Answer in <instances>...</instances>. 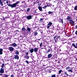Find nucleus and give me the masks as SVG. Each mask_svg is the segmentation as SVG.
Here are the masks:
<instances>
[{
    "label": "nucleus",
    "mask_w": 77,
    "mask_h": 77,
    "mask_svg": "<svg viewBox=\"0 0 77 77\" xmlns=\"http://www.w3.org/2000/svg\"><path fill=\"white\" fill-rule=\"evenodd\" d=\"M6 3L7 4H8L7 5H8V6H10L11 8H16V7H17V6L19 3L20 2L18 1L16 3H15L12 4H8V1L6 2Z\"/></svg>",
    "instance_id": "obj_1"
},
{
    "label": "nucleus",
    "mask_w": 77,
    "mask_h": 77,
    "mask_svg": "<svg viewBox=\"0 0 77 77\" xmlns=\"http://www.w3.org/2000/svg\"><path fill=\"white\" fill-rule=\"evenodd\" d=\"M69 23L70 24H72V25L74 24V21L72 20H69Z\"/></svg>",
    "instance_id": "obj_2"
},
{
    "label": "nucleus",
    "mask_w": 77,
    "mask_h": 77,
    "mask_svg": "<svg viewBox=\"0 0 77 77\" xmlns=\"http://www.w3.org/2000/svg\"><path fill=\"white\" fill-rule=\"evenodd\" d=\"M26 18L29 20H31V19H32V16L31 15L28 16H27Z\"/></svg>",
    "instance_id": "obj_3"
},
{
    "label": "nucleus",
    "mask_w": 77,
    "mask_h": 77,
    "mask_svg": "<svg viewBox=\"0 0 77 77\" xmlns=\"http://www.w3.org/2000/svg\"><path fill=\"white\" fill-rule=\"evenodd\" d=\"M9 50L11 51H13L14 50V48L12 47H9Z\"/></svg>",
    "instance_id": "obj_4"
},
{
    "label": "nucleus",
    "mask_w": 77,
    "mask_h": 77,
    "mask_svg": "<svg viewBox=\"0 0 77 77\" xmlns=\"http://www.w3.org/2000/svg\"><path fill=\"white\" fill-rule=\"evenodd\" d=\"M14 58L15 59H19V56L18 55H14Z\"/></svg>",
    "instance_id": "obj_5"
},
{
    "label": "nucleus",
    "mask_w": 77,
    "mask_h": 77,
    "mask_svg": "<svg viewBox=\"0 0 77 77\" xmlns=\"http://www.w3.org/2000/svg\"><path fill=\"white\" fill-rule=\"evenodd\" d=\"M16 11H17V13H18L21 11V9L20 8H17L16 9Z\"/></svg>",
    "instance_id": "obj_6"
},
{
    "label": "nucleus",
    "mask_w": 77,
    "mask_h": 77,
    "mask_svg": "<svg viewBox=\"0 0 77 77\" xmlns=\"http://www.w3.org/2000/svg\"><path fill=\"white\" fill-rule=\"evenodd\" d=\"M34 52H35V53L37 52V51H38V48H35L34 49Z\"/></svg>",
    "instance_id": "obj_7"
},
{
    "label": "nucleus",
    "mask_w": 77,
    "mask_h": 77,
    "mask_svg": "<svg viewBox=\"0 0 77 77\" xmlns=\"http://www.w3.org/2000/svg\"><path fill=\"white\" fill-rule=\"evenodd\" d=\"M48 58L49 59L52 57V54H49L48 55Z\"/></svg>",
    "instance_id": "obj_8"
},
{
    "label": "nucleus",
    "mask_w": 77,
    "mask_h": 77,
    "mask_svg": "<svg viewBox=\"0 0 77 77\" xmlns=\"http://www.w3.org/2000/svg\"><path fill=\"white\" fill-rule=\"evenodd\" d=\"M29 51L31 52V53H32L34 51V49L33 48H32L31 49H30Z\"/></svg>",
    "instance_id": "obj_9"
},
{
    "label": "nucleus",
    "mask_w": 77,
    "mask_h": 77,
    "mask_svg": "<svg viewBox=\"0 0 77 77\" xmlns=\"http://www.w3.org/2000/svg\"><path fill=\"white\" fill-rule=\"evenodd\" d=\"M12 46H13V47H15L17 46V44H16L15 43L12 44Z\"/></svg>",
    "instance_id": "obj_10"
},
{
    "label": "nucleus",
    "mask_w": 77,
    "mask_h": 77,
    "mask_svg": "<svg viewBox=\"0 0 77 77\" xmlns=\"http://www.w3.org/2000/svg\"><path fill=\"white\" fill-rule=\"evenodd\" d=\"M2 68L1 69V70L0 71L1 73H3L4 72V69Z\"/></svg>",
    "instance_id": "obj_11"
},
{
    "label": "nucleus",
    "mask_w": 77,
    "mask_h": 77,
    "mask_svg": "<svg viewBox=\"0 0 77 77\" xmlns=\"http://www.w3.org/2000/svg\"><path fill=\"white\" fill-rule=\"evenodd\" d=\"M38 9L40 11H42V7L40 6L38 7Z\"/></svg>",
    "instance_id": "obj_12"
},
{
    "label": "nucleus",
    "mask_w": 77,
    "mask_h": 77,
    "mask_svg": "<svg viewBox=\"0 0 77 77\" xmlns=\"http://www.w3.org/2000/svg\"><path fill=\"white\" fill-rule=\"evenodd\" d=\"M3 49L2 48L0 49V54H3Z\"/></svg>",
    "instance_id": "obj_13"
},
{
    "label": "nucleus",
    "mask_w": 77,
    "mask_h": 77,
    "mask_svg": "<svg viewBox=\"0 0 77 77\" xmlns=\"http://www.w3.org/2000/svg\"><path fill=\"white\" fill-rule=\"evenodd\" d=\"M26 28L27 29V30H28V32H30V31H31V29H30V28L28 27H27Z\"/></svg>",
    "instance_id": "obj_14"
},
{
    "label": "nucleus",
    "mask_w": 77,
    "mask_h": 77,
    "mask_svg": "<svg viewBox=\"0 0 77 77\" xmlns=\"http://www.w3.org/2000/svg\"><path fill=\"white\" fill-rule=\"evenodd\" d=\"M24 57L26 59H28L29 58V56L27 55H25Z\"/></svg>",
    "instance_id": "obj_15"
},
{
    "label": "nucleus",
    "mask_w": 77,
    "mask_h": 77,
    "mask_svg": "<svg viewBox=\"0 0 77 77\" xmlns=\"http://www.w3.org/2000/svg\"><path fill=\"white\" fill-rule=\"evenodd\" d=\"M3 1H2V0L0 1V4H1V5H2V6L3 5Z\"/></svg>",
    "instance_id": "obj_16"
},
{
    "label": "nucleus",
    "mask_w": 77,
    "mask_h": 77,
    "mask_svg": "<svg viewBox=\"0 0 77 77\" xmlns=\"http://www.w3.org/2000/svg\"><path fill=\"white\" fill-rule=\"evenodd\" d=\"M53 24V23L51 22H49V23L48 24V25L50 26H51Z\"/></svg>",
    "instance_id": "obj_17"
},
{
    "label": "nucleus",
    "mask_w": 77,
    "mask_h": 77,
    "mask_svg": "<svg viewBox=\"0 0 77 77\" xmlns=\"http://www.w3.org/2000/svg\"><path fill=\"white\" fill-rule=\"evenodd\" d=\"M15 54H16V55H18L19 54V52H18V51L17 50H16V51H15Z\"/></svg>",
    "instance_id": "obj_18"
},
{
    "label": "nucleus",
    "mask_w": 77,
    "mask_h": 77,
    "mask_svg": "<svg viewBox=\"0 0 77 77\" xmlns=\"http://www.w3.org/2000/svg\"><path fill=\"white\" fill-rule=\"evenodd\" d=\"M71 17L70 16H67V20H71V19H72Z\"/></svg>",
    "instance_id": "obj_19"
},
{
    "label": "nucleus",
    "mask_w": 77,
    "mask_h": 77,
    "mask_svg": "<svg viewBox=\"0 0 77 77\" xmlns=\"http://www.w3.org/2000/svg\"><path fill=\"white\" fill-rule=\"evenodd\" d=\"M57 39H56V41L58 40V41H60V36H58L57 37Z\"/></svg>",
    "instance_id": "obj_20"
},
{
    "label": "nucleus",
    "mask_w": 77,
    "mask_h": 77,
    "mask_svg": "<svg viewBox=\"0 0 77 77\" xmlns=\"http://www.w3.org/2000/svg\"><path fill=\"white\" fill-rule=\"evenodd\" d=\"M64 74L65 75H67V76H68V75H69L68 74V73L66 72H64Z\"/></svg>",
    "instance_id": "obj_21"
},
{
    "label": "nucleus",
    "mask_w": 77,
    "mask_h": 77,
    "mask_svg": "<svg viewBox=\"0 0 77 77\" xmlns=\"http://www.w3.org/2000/svg\"><path fill=\"white\" fill-rule=\"evenodd\" d=\"M48 13L49 14H53V12H51V11H49L48 12Z\"/></svg>",
    "instance_id": "obj_22"
},
{
    "label": "nucleus",
    "mask_w": 77,
    "mask_h": 77,
    "mask_svg": "<svg viewBox=\"0 0 77 77\" xmlns=\"http://www.w3.org/2000/svg\"><path fill=\"white\" fill-rule=\"evenodd\" d=\"M72 45L75 47V48H77L76 47V46H75V44H74V43L72 44Z\"/></svg>",
    "instance_id": "obj_23"
},
{
    "label": "nucleus",
    "mask_w": 77,
    "mask_h": 77,
    "mask_svg": "<svg viewBox=\"0 0 77 77\" xmlns=\"http://www.w3.org/2000/svg\"><path fill=\"white\" fill-rule=\"evenodd\" d=\"M4 65H5V64H4V63H3L2 66H1L2 68H3V67H4Z\"/></svg>",
    "instance_id": "obj_24"
},
{
    "label": "nucleus",
    "mask_w": 77,
    "mask_h": 77,
    "mask_svg": "<svg viewBox=\"0 0 77 77\" xmlns=\"http://www.w3.org/2000/svg\"><path fill=\"white\" fill-rule=\"evenodd\" d=\"M34 35L35 36H36L37 35H38V32H34Z\"/></svg>",
    "instance_id": "obj_25"
},
{
    "label": "nucleus",
    "mask_w": 77,
    "mask_h": 77,
    "mask_svg": "<svg viewBox=\"0 0 77 77\" xmlns=\"http://www.w3.org/2000/svg\"><path fill=\"white\" fill-rule=\"evenodd\" d=\"M29 11H30V8H28L26 10V12H28Z\"/></svg>",
    "instance_id": "obj_26"
},
{
    "label": "nucleus",
    "mask_w": 77,
    "mask_h": 77,
    "mask_svg": "<svg viewBox=\"0 0 77 77\" xmlns=\"http://www.w3.org/2000/svg\"><path fill=\"white\" fill-rule=\"evenodd\" d=\"M51 77H56V75L54 74L52 75Z\"/></svg>",
    "instance_id": "obj_27"
},
{
    "label": "nucleus",
    "mask_w": 77,
    "mask_h": 77,
    "mask_svg": "<svg viewBox=\"0 0 77 77\" xmlns=\"http://www.w3.org/2000/svg\"><path fill=\"white\" fill-rule=\"evenodd\" d=\"M74 10H75V11L77 10V5L75 7Z\"/></svg>",
    "instance_id": "obj_28"
},
{
    "label": "nucleus",
    "mask_w": 77,
    "mask_h": 77,
    "mask_svg": "<svg viewBox=\"0 0 77 77\" xmlns=\"http://www.w3.org/2000/svg\"><path fill=\"white\" fill-rule=\"evenodd\" d=\"M69 68H70L69 66L68 67H66V70H68V69H69Z\"/></svg>",
    "instance_id": "obj_29"
},
{
    "label": "nucleus",
    "mask_w": 77,
    "mask_h": 77,
    "mask_svg": "<svg viewBox=\"0 0 77 77\" xmlns=\"http://www.w3.org/2000/svg\"><path fill=\"white\" fill-rule=\"evenodd\" d=\"M62 70H60L59 71V74H60V73L62 72Z\"/></svg>",
    "instance_id": "obj_30"
},
{
    "label": "nucleus",
    "mask_w": 77,
    "mask_h": 77,
    "mask_svg": "<svg viewBox=\"0 0 77 77\" xmlns=\"http://www.w3.org/2000/svg\"><path fill=\"white\" fill-rule=\"evenodd\" d=\"M69 72H72V69H69L68 70Z\"/></svg>",
    "instance_id": "obj_31"
},
{
    "label": "nucleus",
    "mask_w": 77,
    "mask_h": 77,
    "mask_svg": "<svg viewBox=\"0 0 77 77\" xmlns=\"http://www.w3.org/2000/svg\"><path fill=\"white\" fill-rule=\"evenodd\" d=\"M47 6L46 5V6H45L44 7H43L42 8H43V9H45L46 8H47Z\"/></svg>",
    "instance_id": "obj_32"
},
{
    "label": "nucleus",
    "mask_w": 77,
    "mask_h": 77,
    "mask_svg": "<svg viewBox=\"0 0 77 77\" xmlns=\"http://www.w3.org/2000/svg\"><path fill=\"white\" fill-rule=\"evenodd\" d=\"M22 30L23 31H25V30H26V28H23Z\"/></svg>",
    "instance_id": "obj_33"
},
{
    "label": "nucleus",
    "mask_w": 77,
    "mask_h": 77,
    "mask_svg": "<svg viewBox=\"0 0 77 77\" xmlns=\"http://www.w3.org/2000/svg\"><path fill=\"white\" fill-rule=\"evenodd\" d=\"M40 21L41 22H42V21H43V19H42V18H41Z\"/></svg>",
    "instance_id": "obj_34"
},
{
    "label": "nucleus",
    "mask_w": 77,
    "mask_h": 77,
    "mask_svg": "<svg viewBox=\"0 0 77 77\" xmlns=\"http://www.w3.org/2000/svg\"><path fill=\"white\" fill-rule=\"evenodd\" d=\"M60 21L61 22L62 24H63V19H60Z\"/></svg>",
    "instance_id": "obj_35"
},
{
    "label": "nucleus",
    "mask_w": 77,
    "mask_h": 77,
    "mask_svg": "<svg viewBox=\"0 0 77 77\" xmlns=\"http://www.w3.org/2000/svg\"><path fill=\"white\" fill-rule=\"evenodd\" d=\"M42 43H41L40 45V47H42Z\"/></svg>",
    "instance_id": "obj_36"
},
{
    "label": "nucleus",
    "mask_w": 77,
    "mask_h": 77,
    "mask_svg": "<svg viewBox=\"0 0 77 77\" xmlns=\"http://www.w3.org/2000/svg\"><path fill=\"white\" fill-rule=\"evenodd\" d=\"M10 77H14V75L12 74L10 76Z\"/></svg>",
    "instance_id": "obj_37"
},
{
    "label": "nucleus",
    "mask_w": 77,
    "mask_h": 77,
    "mask_svg": "<svg viewBox=\"0 0 77 77\" xmlns=\"http://www.w3.org/2000/svg\"><path fill=\"white\" fill-rule=\"evenodd\" d=\"M26 62L27 63V64H29V62L27 60H26Z\"/></svg>",
    "instance_id": "obj_38"
},
{
    "label": "nucleus",
    "mask_w": 77,
    "mask_h": 77,
    "mask_svg": "<svg viewBox=\"0 0 77 77\" xmlns=\"http://www.w3.org/2000/svg\"><path fill=\"white\" fill-rule=\"evenodd\" d=\"M50 32H51L50 31H48V33L49 34L50 33Z\"/></svg>",
    "instance_id": "obj_39"
},
{
    "label": "nucleus",
    "mask_w": 77,
    "mask_h": 77,
    "mask_svg": "<svg viewBox=\"0 0 77 77\" xmlns=\"http://www.w3.org/2000/svg\"><path fill=\"white\" fill-rule=\"evenodd\" d=\"M57 39V38L56 37H55L54 39L55 41H56V39Z\"/></svg>",
    "instance_id": "obj_40"
},
{
    "label": "nucleus",
    "mask_w": 77,
    "mask_h": 77,
    "mask_svg": "<svg viewBox=\"0 0 77 77\" xmlns=\"http://www.w3.org/2000/svg\"><path fill=\"white\" fill-rule=\"evenodd\" d=\"M9 75H6L5 76V77H8V76Z\"/></svg>",
    "instance_id": "obj_41"
},
{
    "label": "nucleus",
    "mask_w": 77,
    "mask_h": 77,
    "mask_svg": "<svg viewBox=\"0 0 77 77\" xmlns=\"http://www.w3.org/2000/svg\"><path fill=\"white\" fill-rule=\"evenodd\" d=\"M75 34L77 35V31H76L75 32Z\"/></svg>",
    "instance_id": "obj_42"
},
{
    "label": "nucleus",
    "mask_w": 77,
    "mask_h": 77,
    "mask_svg": "<svg viewBox=\"0 0 77 77\" xmlns=\"http://www.w3.org/2000/svg\"><path fill=\"white\" fill-rule=\"evenodd\" d=\"M24 2H25V1H23V2H22V3H24Z\"/></svg>",
    "instance_id": "obj_43"
},
{
    "label": "nucleus",
    "mask_w": 77,
    "mask_h": 77,
    "mask_svg": "<svg viewBox=\"0 0 77 77\" xmlns=\"http://www.w3.org/2000/svg\"><path fill=\"white\" fill-rule=\"evenodd\" d=\"M22 11H23V12H24L25 11V10L24 9L22 10Z\"/></svg>",
    "instance_id": "obj_44"
},
{
    "label": "nucleus",
    "mask_w": 77,
    "mask_h": 77,
    "mask_svg": "<svg viewBox=\"0 0 77 77\" xmlns=\"http://www.w3.org/2000/svg\"><path fill=\"white\" fill-rule=\"evenodd\" d=\"M48 51L49 52H50V49H49L48 50Z\"/></svg>",
    "instance_id": "obj_45"
},
{
    "label": "nucleus",
    "mask_w": 77,
    "mask_h": 77,
    "mask_svg": "<svg viewBox=\"0 0 77 77\" xmlns=\"http://www.w3.org/2000/svg\"><path fill=\"white\" fill-rule=\"evenodd\" d=\"M26 55H28V54H29V53H28V52H26Z\"/></svg>",
    "instance_id": "obj_46"
},
{
    "label": "nucleus",
    "mask_w": 77,
    "mask_h": 77,
    "mask_svg": "<svg viewBox=\"0 0 77 77\" xmlns=\"http://www.w3.org/2000/svg\"><path fill=\"white\" fill-rule=\"evenodd\" d=\"M76 47L77 48V43H76Z\"/></svg>",
    "instance_id": "obj_47"
},
{
    "label": "nucleus",
    "mask_w": 77,
    "mask_h": 77,
    "mask_svg": "<svg viewBox=\"0 0 77 77\" xmlns=\"http://www.w3.org/2000/svg\"><path fill=\"white\" fill-rule=\"evenodd\" d=\"M49 53V52L48 51L46 52V53L47 54V53Z\"/></svg>",
    "instance_id": "obj_48"
},
{
    "label": "nucleus",
    "mask_w": 77,
    "mask_h": 77,
    "mask_svg": "<svg viewBox=\"0 0 77 77\" xmlns=\"http://www.w3.org/2000/svg\"><path fill=\"white\" fill-rule=\"evenodd\" d=\"M48 29V28H50V26H47Z\"/></svg>",
    "instance_id": "obj_49"
},
{
    "label": "nucleus",
    "mask_w": 77,
    "mask_h": 77,
    "mask_svg": "<svg viewBox=\"0 0 77 77\" xmlns=\"http://www.w3.org/2000/svg\"><path fill=\"white\" fill-rule=\"evenodd\" d=\"M34 12H35V13H37V12H36V11H34Z\"/></svg>",
    "instance_id": "obj_50"
},
{
    "label": "nucleus",
    "mask_w": 77,
    "mask_h": 77,
    "mask_svg": "<svg viewBox=\"0 0 77 77\" xmlns=\"http://www.w3.org/2000/svg\"><path fill=\"white\" fill-rule=\"evenodd\" d=\"M3 75L2 74H0V75Z\"/></svg>",
    "instance_id": "obj_51"
},
{
    "label": "nucleus",
    "mask_w": 77,
    "mask_h": 77,
    "mask_svg": "<svg viewBox=\"0 0 77 77\" xmlns=\"http://www.w3.org/2000/svg\"><path fill=\"white\" fill-rule=\"evenodd\" d=\"M5 1H7V0H3V2H5Z\"/></svg>",
    "instance_id": "obj_52"
},
{
    "label": "nucleus",
    "mask_w": 77,
    "mask_h": 77,
    "mask_svg": "<svg viewBox=\"0 0 77 77\" xmlns=\"http://www.w3.org/2000/svg\"><path fill=\"white\" fill-rule=\"evenodd\" d=\"M39 5H40V6H41V4L40 3V4H39Z\"/></svg>",
    "instance_id": "obj_53"
},
{
    "label": "nucleus",
    "mask_w": 77,
    "mask_h": 77,
    "mask_svg": "<svg viewBox=\"0 0 77 77\" xmlns=\"http://www.w3.org/2000/svg\"><path fill=\"white\" fill-rule=\"evenodd\" d=\"M37 3H38H38H39V2H37Z\"/></svg>",
    "instance_id": "obj_54"
},
{
    "label": "nucleus",
    "mask_w": 77,
    "mask_h": 77,
    "mask_svg": "<svg viewBox=\"0 0 77 77\" xmlns=\"http://www.w3.org/2000/svg\"><path fill=\"white\" fill-rule=\"evenodd\" d=\"M38 41H40V39H38Z\"/></svg>",
    "instance_id": "obj_55"
},
{
    "label": "nucleus",
    "mask_w": 77,
    "mask_h": 77,
    "mask_svg": "<svg viewBox=\"0 0 77 77\" xmlns=\"http://www.w3.org/2000/svg\"><path fill=\"white\" fill-rule=\"evenodd\" d=\"M76 60H77V58H76Z\"/></svg>",
    "instance_id": "obj_56"
},
{
    "label": "nucleus",
    "mask_w": 77,
    "mask_h": 77,
    "mask_svg": "<svg viewBox=\"0 0 77 77\" xmlns=\"http://www.w3.org/2000/svg\"><path fill=\"white\" fill-rule=\"evenodd\" d=\"M76 29H77V25L76 26Z\"/></svg>",
    "instance_id": "obj_57"
},
{
    "label": "nucleus",
    "mask_w": 77,
    "mask_h": 77,
    "mask_svg": "<svg viewBox=\"0 0 77 77\" xmlns=\"http://www.w3.org/2000/svg\"><path fill=\"white\" fill-rule=\"evenodd\" d=\"M47 6H48V7H49V5H47Z\"/></svg>",
    "instance_id": "obj_58"
},
{
    "label": "nucleus",
    "mask_w": 77,
    "mask_h": 77,
    "mask_svg": "<svg viewBox=\"0 0 77 77\" xmlns=\"http://www.w3.org/2000/svg\"><path fill=\"white\" fill-rule=\"evenodd\" d=\"M76 21H77V18H76Z\"/></svg>",
    "instance_id": "obj_59"
},
{
    "label": "nucleus",
    "mask_w": 77,
    "mask_h": 77,
    "mask_svg": "<svg viewBox=\"0 0 77 77\" xmlns=\"http://www.w3.org/2000/svg\"><path fill=\"white\" fill-rule=\"evenodd\" d=\"M1 32H0V35H1Z\"/></svg>",
    "instance_id": "obj_60"
},
{
    "label": "nucleus",
    "mask_w": 77,
    "mask_h": 77,
    "mask_svg": "<svg viewBox=\"0 0 77 77\" xmlns=\"http://www.w3.org/2000/svg\"><path fill=\"white\" fill-rule=\"evenodd\" d=\"M54 5H53V7H54Z\"/></svg>",
    "instance_id": "obj_61"
},
{
    "label": "nucleus",
    "mask_w": 77,
    "mask_h": 77,
    "mask_svg": "<svg viewBox=\"0 0 77 77\" xmlns=\"http://www.w3.org/2000/svg\"><path fill=\"white\" fill-rule=\"evenodd\" d=\"M2 1V0H0V1Z\"/></svg>",
    "instance_id": "obj_62"
},
{
    "label": "nucleus",
    "mask_w": 77,
    "mask_h": 77,
    "mask_svg": "<svg viewBox=\"0 0 77 77\" xmlns=\"http://www.w3.org/2000/svg\"><path fill=\"white\" fill-rule=\"evenodd\" d=\"M65 41V40H64V41Z\"/></svg>",
    "instance_id": "obj_63"
},
{
    "label": "nucleus",
    "mask_w": 77,
    "mask_h": 77,
    "mask_svg": "<svg viewBox=\"0 0 77 77\" xmlns=\"http://www.w3.org/2000/svg\"><path fill=\"white\" fill-rule=\"evenodd\" d=\"M50 32H51V31H50Z\"/></svg>",
    "instance_id": "obj_64"
}]
</instances>
